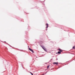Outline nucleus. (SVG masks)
Wrapping results in <instances>:
<instances>
[{
    "mask_svg": "<svg viewBox=\"0 0 75 75\" xmlns=\"http://www.w3.org/2000/svg\"><path fill=\"white\" fill-rule=\"evenodd\" d=\"M29 50L32 52L33 53H34V51H33V50L31 49H30V48H29Z\"/></svg>",
    "mask_w": 75,
    "mask_h": 75,
    "instance_id": "f257e3e1",
    "label": "nucleus"
},
{
    "mask_svg": "<svg viewBox=\"0 0 75 75\" xmlns=\"http://www.w3.org/2000/svg\"><path fill=\"white\" fill-rule=\"evenodd\" d=\"M30 73L32 75H33V74L32 73Z\"/></svg>",
    "mask_w": 75,
    "mask_h": 75,
    "instance_id": "6e6552de",
    "label": "nucleus"
},
{
    "mask_svg": "<svg viewBox=\"0 0 75 75\" xmlns=\"http://www.w3.org/2000/svg\"><path fill=\"white\" fill-rule=\"evenodd\" d=\"M46 25H47V27L46 28H48V24L47 23L46 24Z\"/></svg>",
    "mask_w": 75,
    "mask_h": 75,
    "instance_id": "20e7f679",
    "label": "nucleus"
},
{
    "mask_svg": "<svg viewBox=\"0 0 75 75\" xmlns=\"http://www.w3.org/2000/svg\"><path fill=\"white\" fill-rule=\"evenodd\" d=\"M59 51H60L61 52H62V50L61 49H59Z\"/></svg>",
    "mask_w": 75,
    "mask_h": 75,
    "instance_id": "39448f33",
    "label": "nucleus"
},
{
    "mask_svg": "<svg viewBox=\"0 0 75 75\" xmlns=\"http://www.w3.org/2000/svg\"><path fill=\"white\" fill-rule=\"evenodd\" d=\"M53 64H54V65H55V64H56V65H58V63L54 62V63H53Z\"/></svg>",
    "mask_w": 75,
    "mask_h": 75,
    "instance_id": "7ed1b4c3",
    "label": "nucleus"
},
{
    "mask_svg": "<svg viewBox=\"0 0 75 75\" xmlns=\"http://www.w3.org/2000/svg\"><path fill=\"white\" fill-rule=\"evenodd\" d=\"M49 66H47V68H49Z\"/></svg>",
    "mask_w": 75,
    "mask_h": 75,
    "instance_id": "0eeeda50",
    "label": "nucleus"
},
{
    "mask_svg": "<svg viewBox=\"0 0 75 75\" xmlns=\"http://www.w3.org/2000/svg\"><path fill=\"white\" fill-rule=\"evenodd\" d=\"M73 48H75V47H73Z\"/></svg>",
    "mask_w": 75,
    "mask_h": 75,
    "instance_id": "1a4fd4ad",
    "label": "nucleus"
},
{
    "mask_svg": "<svg viewBox=\"0 0 75 75\" xmlns=\"http://www.w3.org/2000/svg\"><path fill=\"white\" fill-rule=\"evenodd\" d=\"M43 49H44V50L45 51H47V50H46V48H45V47H42Z\"/></svg>",
    "mask_w": 75,
    "mask_h": 75,
    "instance_id": "f03ea898",
    "label": "nucleus"
},
{
    "mask_svg": "<svg viewBox=\"0 0 75 75\" xmlns=\"http://www.w3.org/2000/svg\"><path fill=\"white\" fill-rule=\"evenodd\" d=\"M58 54H61V52H58Z\"/></svg>",
    "mask_w": 75,
    "mask_h": 75,
    "instance_id": "423d86ee",
    "label": "nucleus"
}]
</instances>
